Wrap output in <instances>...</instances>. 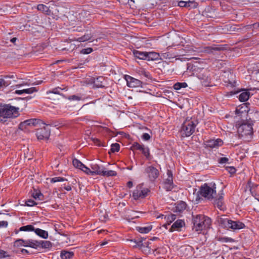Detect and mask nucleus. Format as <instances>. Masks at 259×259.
<instances>
[{"instance_id": "f257e3e1", "label": "nucleus", "mask_w": 259, "mask_h": 259, "mask_svg": "<svg viewBox=\"0 0 259 259\" xmlns=\"http://www.w3.org/2000/svg\"><path fill=\"white\" fill-rule=\"evenodd\" d=\"M193 229L198 233L209 228L211 224V221L210 218L201 214L193 217Z\"/></svg>"}, {"instance_id": "f03ea898", "label": "nucleus", "mask_w": 259, "mask_h": 259, "mask_svg": "<svg viewBox=\"0 0 259 259\" xmlns=\"http://www.w3.org/2000/svg\"><path fill=\"white\" fill-rule=\"evenodd\" d=\"M252 125L253 121L250 119L238 122L236 126L239 136L245 138L250 137L253 134Z\"/></svg>"}, {"instance_id": "7ed1b4c3", "label": "nucleus", "mask_w": 259, "mask_h": 259, "mask_svg": "<svg viewBox=\"0 0 259 259\" xmlns=\"http://www.w3.org/2000/svg\"><path fill=\"white\" fill-rule=\"evenodd\" d=\"M18 108L10 105L0 106V121L4 122L7 118L17 117L18 114Z\"/></svg>"}, {"instance_id": "20e7f679", "label": "nucleus", "mask_w": 259, "mask_h": 259, "mask_svg": "<svg viewBox=\"0 0 259 259\" xmlns=\"http://www.w3.org/2000/svg\"><path fill=\"white\" fill-rule=\"evenodd\" d=\"M215 184H204L202 185L200 189V194L208 199H212L216 194Z\"/></svg>"}, {"instance_id": "39448f33", "label": "nucleus", "mask_w": 259, "mask_h": 259, "mask_svg": "<svg viewBox=\"0 0 259 259\" xmlns=\"http://www.w3.org/2000/svg\"><path fill=\"white\" fill-rule=\"evenodd\" d=\"M218 222L222 226L227 229L239 230L244 228V224L239 221H233L227 219L220 218Z\"/></svg>"}, {"instance_id": "423d86ee", "label": "nucleus", "mask_w": 259, "mask_h": 259, "mask_svg": "<svg viewBox=\"0 0 259 259\" xmlns=\"http://www.w3.org/2000/svg\"><path fill=\"white\" fill-rule=\"evenodd\" d=\"M196 124L193 121H186L182 126L181 134L183 137H189L195 131Z\"/></svg>"}, {"instance_id": "0eeeda50", "label": "nucleus", "mask_w": 259, "mask_h": 259, "mask_svg": "<svg viewBox=\"0 0 259 259\" xmlns=\"http://www.w3.org/2000/svg\"><path fill=\"white\" fill-rule=\"evenodd\" d=\"M36 135L38 140L48 139L50 135V130L48 126L44 125L42 127L37 129Z\"/></svg>"}, {"instance_id": "6e6552de", "label": "nucleus", "mask_w": 259, "mask_h": 259, "mask_svg": "<svg viewBox=\"0 0 259 259\" xmlns=\"http://www.w3.org/2000/svg\"><path fill=\"white\" fill-rule=\"evenodd\" d=\"M149 191L147 188L142 189L141 186H138L137 189L133 192V197L135 200L145 198L149 193Z\"/></svg>"}, {"instance_id": "1a4fd4ad", "label": "nucleus", "mask_w": 259, "mask_h": 259, "mask_svg": "<svg viewBox=\"0 0 259 259\" xmlns=\"http://www.w3.org/2000/svg\"><path fill=\"white\" fill-rule=\"evenodd\" d=\"M223 50V48L213 45L211 46H206L200 48H199L198 52L215 54L217 52H219Z\"/></svg>"}, {"instance_id": "9d476101", "label": "nucleus", "mask_w": 259, "mask_h": 259, "mask_svg": "<svg viewBox=\"0 0 259 259\" xmlns=\"http://www.w3.org/2000/svg\"><path fill=\"white\" fill-rule=\"evenodd\" d=\"M41 124L44 125L45 124L40 120L37 119H30L21 122L19 125V127L21 130H23L27 125L37 126V125H40Z\"/></svg>"}, {"instance_id": "9b49d317", "label": "nucleus", "mask_w": 259, "mask_h": 259, "mask_svg": "<svg viewBox=\"0 0 259 259\" xmlns=\"http://www.w3.org/2000/svg\"><path fill=\"white\" fill-rule=\"evenodd\" d=\"M124 78L126 81L127 85L130 88H137L141 87L142 82L135 78L131 77L130 75H125Z\"/></svg>"}, {"instance_id": "f8f14e48", "label": "nucleus", "mask_w": 259, "mask_h": 259, "mask_svg": "<svg viewBox=\"0 0 259 259\" xmlns=\"http://www.w3.org/2000/svg\"><path fill=\"white\" fill-rule=\"evenodd\" d=\"M145 172L150 181H154L158 176L159 172L155 167L150 166L145 169Z\"/></svg>"}, {"instance_id": "ddd939ff", "label": "nucleus", "mask_w": 259, "mask_h": 259, "mask_svg": "<svg viewBox=\"0 0 259 259\" xmlns=\"http://www.w3.org/2000/svg\"><path fill=\"white\" fill-rule=\"evenodd\" d=\"M131 149L133 150H139L142 151L144 156L148 159L150 157L149 149L148 147L141 145L137 142H134L132 145Z\"/></svg>"}, {"instance_id": "4468645a", "label": "nucleus", "mask_w": 259, "mask_h": 259, "mask_svg": "<svg viewBox=\"0 0 259 259\" xmlns=\"http://www.w3.org/2000/svg\"><path fill=\"white\" fill-rule=\"evenodd\" d=\"M206 145L210 148H215L223 145V142L220 139L210 140L206 142Z\"/></svg>"}, {"instance_id": "2eb2a0df", "label": "nucleus", "mask_w": 259, "mask_h": 259, "mask_svg": "<svg viewBox=\"0 0 259 259\" xmlns=\"http://www.w3.org/2000/svg\"><path fill=\"white\" fill-rule=\"evenodd\" d=\"M164 218V220L166 221L167 223L163 225V226L166 228H167V226L168 225H169L173 221H174L176 219V215L174 214H171L170 215H164L162 214L157 217V218Z\"/></svg>"}, {"instance_id": "dca6fc26", "label": "nucleus", "mask_w": 259, "mask_h": 259, "mask_svg": "<svg viewBox=\"0 0 259 259\" xmlns=\"http://www.w3.org/2000/svg\"><path fill=\"white\" fill-rule=\"evenodd\" d=\"M91 168L94 176L95 175H102L104 169L102 166H100L96 163L91 165Z\"/></svg>"}, {"instance_id": "f3484780", "label": "nucleus", "mask_w": 259, "mask_h": 259, "mask_svg": "<svg viewBox=\"0 0 259 259\" xmlns=\"http://www.w3.org/2000/svg\"><path fill=\"white\" fill-rule=\"evenodd\" d=\"M94 36V33L92 32L86 33L84 35L77 38H74L73 40L78 42H84L90 40Z\"/></svg>"}, {"instance_id": "a211bd4d", "label": "nucleus", "mask_w": 259, "mask_h": 259, "mask_svg": "<svg viewBox=\"0 0 259 259\" xmlns=\"http://www.w3.org/2000/svg\"><path fill=\"white\" fill-rule=\"evenodd\" d=\"M104 80V78L102 76H99L97 78H94L91 79L92 82L94 84V86L96 88H103L104 85L103 84V81Z\"/></svg>"}, {"instance_id": "6ab92c4d", "label": "nucleus", "mask_w": 259, "mask_h": 259, "mask_svg": "<svg viewBox=\"0 0 259 259\" xmlns=\"http://www.w3.org/2000/svg\"><path fill=\"white\" fill-rule=\"evenodd\" d=\"M50 7H48L44 4H39L37 5V9L38 11L42 12L46 15H49L51 13Z\"/></svg>"}, {"instance_id": "aec40b11", "label": "nucleus", "mask_w": 259, "mask_h": 259, "mask_svg": "<svg viewBox=\"0 0 259 259\" xmlns=\"http://www.w3.org/2000/svg\"><path fill=\"white\" fill-rule=\"evenodd\" d=\"M214 204L220 210H223L225 208L223 202V196L221 195L218 198L214 200Z\"/></svg>"}, {"instance_id": "412c9836", "label": "nucleus", "mask_w": 259, "mask_h": 259, "mask_svg": "<svg viewBox=\"0 0 259 259\" xmlns=\"http://www.w3.org/2000/svg\"><path fill=\"white\" fill-rule=\"evenodd\" d=\"M147 60H158L159 59H161L160 57V55L158 53L155 52H147Z\"/></svg>"}, {"instance_id": "4be33fe9", "label": "nucleus", "mask_w": 259, "mask_h": 259, "mask_svg": "<svg viewBox=\"0 0 259 259\" xmlns=\"http://www.w3.org/2000/svg\"><path fill=\"white\" fill-rule=\"evenodd\" d=\"M25 246L36 248L39 247L38 241L32 239L26 240Z\"/></svg>"}, {"instance_id": "5701e85b", "label": "nucleus", "mask_w": 259, "mask_h": 259, "mask_svg": "<svg viewBox=\"0 0 259 259\" xmlns=\"http://www.w3.org/2000/svg\"><path fill=\"white\" fill-rule=\"evenodd\" d=\"M184 225V222L181 220H177L176 222H175L172 226L171 227L169 231L170 232L174 231L176 229H179V228L183 227V226Z\"/></svg>"}, {"instance_id": "b1692460", "label": "nucleus", "mask_w": 259, "mask_h": 259, "mask_svg": "<svg viewBox=\"0 0 259 259\" xmlns=\"http://www.w3.org/2000/svg\"><path fill=\"white\" fill-rule=\"evenodd\" d=\"M133 53L135 57L139 59L147 60V52L135 51Z\"/></svg>"}, {"instance_id": "393cba45", "label": "nucleus", "mask_w": 259, "mask_h": 259, "mask_svg": "<svg viewBox=\"0 0 259 259\" xmlns=\"http://www.w3.org/2000/svg\"><path fill=\"white\" fill-rule=\"evenodd\" d=\"M138 212H137L131 211L125 214V218L130 221L131 220L139 218V216L138 215Z\"/></svg>"}, {"instance_id": "a878e982", "label": "nucleus", "mask_w": 259, "mask_h": 259, "mask_svg": "<svg viewBox=\"0 0 259 259\" xmlns=\"http://www.w3.org/2000/svg\"><path fill=\"white\" fill-rule=\"evenodd\" d=\"M73 252L63 250L61 252L60 256L62 259H70L73 257Z\"/></svg>"}, {"instance_id": "bb28decb", "label": "nucleus", "mask_w": 259, "mask_h": 259, "mask_svg": "<svg viewBox=\"0 0 259 259\" xmlns=\"http://www.w3.org/2000/svg\"><path fill=\"white\" fill-rule=\"evenodd\" d=\"M34 232L38 236L42 237V238L46 239L48 237V232L45 230L37 228L34 229Z\"/></svg>"}, {"instance_id": "cd10ccee", "label": "nucleus", "mask_w": 259, "mask_h": 259, "mask_svg": "<svg viewBox=\"0 0 259 259\" xmlns=\"http://www.w3.org/2000/svg\"><path fill=\"white\" fill-rule=\"evenodd\" d=\"M249 97V93L246 91L241 93L239 96V99L241 102L247 101Z\"/></svg>"}, {"instance_id": "c85d7f7f", "label": "nucleus", "mask_w": 259, "mask_h": 259, "mask_svg": "<svg viewBox=\"0 0 259 259\" xmlns=\"http://www.w3.org/2000/svg\"><path fill=\"white\" fill-rule=\"evenodd\" d=\"M39 246H41L44 248H49L52 246V243L49 241H38Z\"/></svg>"}, {"instance_id": "c756f323", "label": "nucleus", "mask_w": 259, "mask_h": 259, "mask_svg": "<svg viewBox=\"0 0 259 259\" xmlns=\"http://www.w3.org/2000/svg\"><path fill=\"white\" fill-rule=\"evenodd\" d=\"M152 229L151 226L137 227V230L141 233H147Z\"/></svg>"}, {"instance_id": "7c9ffc66", "label": "nucleus", "mask_w": 259, "mask_h": 259, "mask_svg": "<svg viewBox=\"0 0 259 259\" xmlns=\"http://www.w3.org/2000/svg\"><path fill=\"white\" fill-rule=\"evenodd\" d=\"M198 77L200 79H202L203 80V81H202V83L205 85V86H207L208 85V77L206 76H204L203 74L202 73H199L198 74Z\"/></svg>"}, {"instance_id": "2f4dec72", "label": "nucleus", "mask_w": 259, "mask_h": 259, "mask_svg": "<svg viewBox=\"0 0 259 259\" xmlns=\"http://www.w3.org/2000/svg\"><path fill=\"white\" fill-rule=\"evenodd\" d=\"M187 87L186 82H177L174 85V89L176 90H179L181 88H185Z\"/></svg>"}, {"instance_id": "473e14b6", "label": "nucleus", "mask_w": 259, "mask_h": 259, "mask_svg": "<svg viewBox=\"0 0 259 259\" xmlns=\"http://www.w3.org/2000/svg\"><path fill=\"white\" fill-rule=\"evenodd\" d=\"M34 227L32 225H27L20 228V231H34Z\"/></svg>"}, {"instance_id": "72a5a7b5", "label": "nucleus", "mask_w": 259, "mask_h": 259, "mask_svg": "<svg viewBox=\"0 0 259 259\" xmlns=\"http://www.w3.org/2000/svg\"><path fill=\"white\" fill-rule=\"evenodd\" d=\"M117 173L114 170H105V168H104L103 172L102 174V176H107V177H110V176H116Z\"/></svg>"}, {"instance_id": "f704fd0d", "label": "nucleus", "mask_w": 259, "mask_h": 259, "mask_svg": "<svg viewBox=\"0 0 259 259\" xmlns=\"http://www.w3.org/2000/svg\"><path fill=\"white\" fill-rule=\"evenodd\" d=\"M32 196L35 199L42 200L43 195L39 192L36 190H34V192L32 193Z\"/></svg>"}, {"instance_id": "c9c22d12", "label": "nucleus", "mask_w": 259, "mask_h": 259, "mask_svg": "<svg viewBox=\"0 0 259 259\" xmlns=\"http://www.w3.org/2000/svg\"><path fill=\"white\" fill-rule=\"evenodd\" d=\"M72 164L74 167L78 168L80 169H81V168H82V166L84 165V164L82 162H81L78 159L75 158L73 159Z\"/></svg>"}, {"instance_id": "e433bc0d", "label": "nucleus", "mask_w": 259, "mask_h": 259, "mask_svg": "<svg viewBox=\"0 0 259 259\" xmlns=\"http://www.w3.org/2000/svg\"><path fill=\"white\" fill-rule=\"evenodd\" d=\"M11 84L9 81L6 80L4 78H0V89L7 87Z\"/></svg>"}, {"instance_id": "4c0bfd02", "label": "nucleus", "mask_w": 259, "mask_h": 259, "mask_svg": "<svg viewBox=\"0 0 259 259\" xmlns=\"http://www.w3.org/2000/svg\"><path fill=\"white\" fill-rule=\"evenodd\" d=\"M26 240L23 239H18L14 242V246L19 247L20 246H25Z\"/></svg>"}, {"instance_id": "58836bf2", "label": "nucleus", "mask_w": 259, "mask_h": 259, "mask_svg": "<svg viewBox=\"0 0 259 259\" xmlns=\"http://www.w3.org/2000/svg\"><path fill=\"white\" fill-rule=\"evenodd\" d=\"M186 3H187L186 7L188 8L189 9L196 8L197 6V3L193 1H187V2H186Z\"/></svg>"}, {"instance_id": "ea45409f", "label": "nucleus", "mask_w": 259, "mask_h": 259, "mask_svg": "<svg viewBox=\"0 0 259 259\" xmlns=\"http://www.w3.org/2000/svg\"><path fill=\"white\" fill-rule=\"evenodd\" d=\"M120 146L118 143H114L111 145L110 151L112 153L118 152L119 150Z\"/></svg>"}, {"instance_id": "a19ab883", "label": "nucleus", "mask_w": 259, "mask_h": 259, "mask_svg": "<svg viewBox=\"0 0 259 259\" xmlns=\"http://www.w3.org/2000/svg\"><path fill=\"white\" fill-rule=\"evenodd\" d=\"M65 181H67V179L62 178V177H55L51 179V183H56V182H63Z\"/></svg>"}, {"instance_id": "79ce46f5", "label": "nucleus", "mask_w": 259, "mask_h": 259, "mask_svg": "<svg viewBox=\"0 0 259 259\" xmlns=\"http://www.w3.org/2000/svg\"><path fill=\"white\" fill-rule=\"evenodd\" d=\"M81 170L83 171L84 172H85L88 175L94 176L92 169L91 170L89 168L87 167L84 165L82 166V168H81Z\"/></svg>"}, {"instance_id": "37998d69", "label": "nucleus", "mask_w": 259, "mask_h": 259, "mask_svg": "<svg viewBox=\"0 0 259 259\" xmlns=\"http://www.w3.org/2000/svg\"><path fill=\"white\" fill-rule=\"evenodd\" d=\"M81 170L83 171L84 172H85L88 175L94 176L92 169L91 170L89 168L87 167L84 165L82 166V168H81Z\"/></svg>"}, {"instance_id": "c03bdc74", "label": "nucleus", "mask_w": 259, "mask_h": 259, "mask_svg": "<svg viewBox=\"0 0 259 259\" xmlns=\"http://www.w3.org/2000/svg\"><path fill=\"white\" fill-rule=\"evenodd\" d=\"M186 207V204L184 202H181L178 204L177 206V209L180 211L183 209H185Z\"/></svg>"}, {"instance_id": "a18cd8bd", "label": "nucleus", "mask_w": 259, "mask_h": 259, "mask_svg": "<svg viewBox=\"0 0 259 259\" xmlns=\"http://www.w3.org/2000/svg\"><path fill=\"white\" fill-rule=\"evenodd\" d=\"M37 91V89L34 87L26 89H24V93L27 94H30L34 92H36Z\"/></svg>"}, {"instance_id": "49530a36", "label": "nucleus", "mask_w": 259, "mask_h": 259, "mask_svg": "<svg viewBox=\"0 0 259 259\" xmlns=\"http://www.w3.org/2000/svg\"><path fill=\"white\" fill-rule=\"evenodd\" d=\"M68 99L71 101H80L81 97L77 95H72L68 97Z\"/></svg>"}, {"instance_id": "de8ad7c7", "label": "nucleus", "mask_w": 259, "mask_h": 259, "mask_svg": "<svg viewBox=\"0 0 259 259\" xmlns=\"http://www.w3.org/2000/svg\"><path fill=\"white\" fill-rule=\"evenodd\" d=\"M93 49L91 48H88L87 49H82L81 51V53L83 54H89L92 52Z\"/></svg>"}, {"instance_id": "09e8293b", "label": "nucleus", "mask_w": 259, "mask_h": 259, "mask_svg": "<svg viewBox=\"0 0 259 259\" xmlns=\"http://www.w3.org/2000/svg\"><path fill=\"white\" fill-rule=\"evenodd\" d=\"M165 183L166 184L169 185V188H170V185L173 183L172 177H167V178L166 179Z\"/></svg>"}, {"instance_id": "8fccbe9b", "label": "nucleus", "mask_w": 259, "mask_h": 259, "mask_svg": "<svg viewBox=\"0 0 259 259\" xmlns=\"http://www.w3.org/2000/svg\"><path fill=\"white\" fill-rule=\"evenodd\" d=\"M26 204L28 206H32L36 204V203L32 200L29 199L26 202Z\"/></svg>"}, {"instance_id": "3c124183", "label": "nucleus", "mask_w": 259, "mask_h": 259, "mask_svg": "<svg viewBox=\"0 0 259 259\" xmlns=\"http://www.w3.org/2000/svg\"><path fill=\"white\" fill-rule=\"evenodd\" d=\"M10 255L8 254V253L4 250H0V257H8Z\"/></svg>"}, {"instance_id": "603ef678", "label": "nucleus", "mask_w": 259, "mask_h": 259, "mask_svg": "<svg viewBox=\"0 0 259 259\" xmlns=\"http://www.w3.org/2000/svg\"><path fill=\"white\" fill-rule=\"evenodd\" d=\"M142 138L145 140V141H147V140H149L150 138V136L147 134V133H144L142 136Z\"/></svg>"}, {"instance_id": "864d4df0", "label": "nucleus", "mask_w": 259, "mask_h": 259, "mask_svg": "<svg viewBox=\"0 0 259 259\" xmlns=\"http://www.w3.org/2000/svg\"><path fill=\"white\" fill-rule=\"evenodd\" d=\"M229 159L228 158L226 157H223L221 158L219 160V162L220 163H227Z\"/></svg>"}, {"instance_id": "5fc2aeb1", "label": "nucleus", "mask_w": 259, "mask_h": 259, "mask_svg": "<svg viewBox=\"0 0 259 259\" xmlns=\"http://www.w3.org/2000/svg\"><path fill=\"white\" fill-rule=\"evenodd\" d=\"M227 169L228 171L230 174H234L236 171V169L234 167H232V166L228 167H227Z\"/></svg>"}, {"instance_id": "6e6d98bb", "label": "nucleus", "mask_w": 259, "mask_h": 259, "mask_svg": "<svg viewBox=\"0 0 259 259\" xmlns=\"http://www.w3.org/2000/svg\"><path fill=\"white\" fill-rule=\"evenodd\" d=\"M178 5L181 7H186V1H181L179 2Z\"/></svg>"}, {"instance_id": "4d7b16f0", "label": "nucleus", "mask_w": 259, "mask_h": 259, "mask_svg": "<svg viewBox=\"0 0 259 259\" xmlns=\"http://www.w3.org/2000/svg\"><path fill=\"white\" fill-rule=\"evenodd\" d=\"M243 106H242L240 108H237L236 109L235 112L236 114H238L239 113H242L243 111H246V110H243Z\"/></svg>"}, {"instance_id": "13d9d810", "label": "nucleus", "mask_w": 259, "mask_h": 259, "mask_svg": "<svg viewBox=\"0 0 259 259\" xmlns=\"http://www.w3.org/2000/svg\"><path fill=\"white\" fill-rule=\"evenodd\" d=\"M249 26L250 28H253V29H259V23H254L251 25H249Z\"/></svg>"}, {"instance_id": "bf43d9fd", "label": "nucleus", "mask_w": 259, "mask_h": 259, "mask_svg": "<svg viewBox=\"0 0 259 259\" xmlns=\"http://www.w3.org/2000/svg\"><path fill=\"white\" fill-rule=\"evenodd\" d=\"M222 240L224 242H233L234 241V240L232 238H227V237H225V238H223L222 239Z\"/></svg>"}, {"instance_id": "052dcab7", "label": "nucleus", "mask_w": 259, "mask_h": 259, "mask_svg": "<svg viewBox=\"0 0 259 259\" xmlns=\"http://www.w3.org/2000/svg\"><path fill=\"white\" fill-rule=\"evenodd\" d=\"M8 226L7 221H0V228L2 227H6Z\"/></svg>"}, {"instance_id": "680f3d73", "label": "nucleus", "mask_w": 259, "mask_h": 259, "mask_svg": "<svg viewBox=\"0 0 259 259\" xmlns=\"http://www.w3.org/2000/svg\"><path fill=\"white\" fill-rule=\"evenodd\" d=\"M161 57L165 58V59H166L167 58H170L169 57V54L168 53H165L162 54L161 55Z\"/></svg>"}, {"instance_id": "e2e57ef3", "label": "nucleus", "mask_w": 259, "mask_h": 259, "mask_svg": "<svg viewBox=\"0 0 259 259\" xmlns=\"http://www.w3.org/2000/svg\"><path fill=\"white\" fill-rule=\"evenodd\" d=\"M92 140L94 142V143H95L98 145H100V144H99L100 141L98 139L92 138Z\"/></svg>"}, {"instance_id": "0e129e2a", "label": "nucleus", "mask_w": 259, "mask_h": 259, "mask_svg": "<svg viewBox=\"0 0 259 259\" xmlns=\"http://www.w3.org/2000/svg\"><path fill=\"white\" fill-rule=\"evenodd\" d=\"M15 93L18 95H21L24 93V90H16Z\"/></svg>"}, {"instance_id": "69168bd1", "label": "nucleus", "mask_w": 259, "mask_h": 259, "mask_svg": "<svg viewBox=\"0 0 259 259\" xmlns=\"http://www.w3.org/2000/svg\"><path fill=\"white\" fill-rule=\"evenodd\" d=\"M64 189L66 190L69 191H70L71 190V187L70 186L68 185V186H65L64 187Z\"/></svg>"}, {"instance_id": "338daca9", "label": "nucleus", "mask_w": 259, "mask_h": 259, "mask_svg": "<svg viewBox=\"0 0 259 259\" xmlns=\"http://www.w3.org/2000/svg\"><path fill=\"white\" fill-rule=\"evenodd\" d=\"M167 177H172V172L170 170H168L167 171Z\"/></svg>"}, {"instance_id": "774afa93", "label": "nucleus", "mask_w": 259, "mask_h": 259, "mask_svg": "<svg viewBox=\"0 0 259 259\" xmlns=\"http://www.w3.org/2000/svg\"><path fill=\"white\" fill-rule=\"evenodd\" d=\"M127 186L129 188H131L133 186V183L131 181H129L127 183Z\"/></svg>"}]
</instances>
